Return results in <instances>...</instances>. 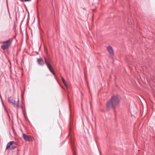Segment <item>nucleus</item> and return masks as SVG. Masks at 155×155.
<instances>
[{
    "label": "nucleus",
    "instance_id": "obj_1",
    "mask_svg": "<svg viewBox=\"0 0 155 155\" xmlns=\"http://www.w3.org/2000/svg\"><path fill=\"white\" fill-rule=\"evenodd\" d=\"M120 97L118 95H114L112 96L110 100L107 101L106 107L108 108H113L115 115V108L116 106L118 105L120 102Z\"/></svg>",
    "mask_w": 155,
    "mask_h": 155
},
{
    "label": "nucleus",
    "instance_id": "obj_2",
    "mask_svg": "<svg viewBox=\"0 0 155 155\" xmlns=\"http://www.w3.org/2000/svg\"><path fill=\"white\" fill-rule=\"evenodd\" d=\"M8 102L11 104L13 106L15 107L18 108V101L19 100L18 99L17 103H16L15 100V98L12 97H10L8 98Z\"/></svg>",
    "mask_w": 155,
    "mask_h": 155
},
{
    "label": "nucleus",
    "instance_id": "obj_3",
    "mask_svg": "<svg viewBox=\"0 0 155 155\" xmlns=\"http://www.w3.org/2000/svg\"><path fill=\"white\" fill-rule=\"evenodd\" d=\"M22 137L26 141H32V138L30 136H28L24 134H23Z\"/></svg>",
    "mask_w": 155,
    "mask_h": 155
},
{
    "label": "nucleus",
    "instance_id": "obj_4",
    "mask_svg": "<svg viewBox=\"0 0 155 155\" xmlns=\"http://www.w3.org/2000/svg\"><path fill=\"white\" fill-rule=\"evenodd\" d=\"M107 50L110 53V58L113 59L114 53L112 48L111 46H109L107 47Z\"/></svg>",
    "mask_w": 155,
    "mask_h": 155
},
{
    "label": "nucleus",
    "instance_id": "obj_5",
    "mask_svg": "<svg viewBox=\"0 0 155 155\" xmlns=\"http://www.w3.org/2000/svg\"><path fill=\"white\" fill-rule=\"evenodd\" d=\"M37 62L38 64L41 66H43L45 64L44 60L41 58H39L37 59Z\"/></svg>",
    "mask_w": 155,
    "mask_h": 155
},
{
    "label": "nucleus",
    "instance_id": "obj_6",
    "mask_svg": "<svg viewBox=\"0 0 155 155\" xmlns=\"http://www.w3.org/2000/svg\"><path fill=\"white\" fill-rule=\"evenodd\" d=\"M44 59H45V63L47 67L48 68V69H49V68H51L52 66H51V64L49 61L48 58H46L45 57Z\"/></svg>",
    "mask_w": 155,
    "mask_h": 155
},
{
    "label": "nucleus",
    "instance_id": "obj_7",
    "mask_svg": "<svg viewBox=\"0 0 155 155\" xmlns=\"http://www.w3.org/2000/svg\"><path fill=\"white\" fill-rule=\"evenodd\" d=\"M11 44H5L1 46V48L3 50L7 49L10 45Z\"/></svg>",
    "mask_w": 155,
    "mask_h": 155
},
{
    "label": "nucleus",
    "instance_id": "obj_8",
    "mask_svg": "<svg viewBox=\"0 0 155 155\" xmlns=\"http://www.w3.org/2000/svg\"><path fill=\"white\" fill-rule=\"evenodd\" d=\"M14 143H15V142L13 141H11L8 142L7 144L6 150L8 149L9 148L10 149L12 145Z\"/></svg>",
    "mask_w": 155,
    "mask_h": 155
},
{
    "label": "nucleus",
    "instance_id": "obj_9",
    "mask_svg": "<svg viewBox=\"0 0 155 155\" xmlns=\"http://www.w3.org/2000/svg\"><path fill=\"white\" fill-rule=\"evenodd\" d=\"M16 146L14 145L13 144H12V146L11 147V148H10V150H12L14 149H15L16 148Z\"/></svg>",
    "mask_w": 155,
    "mask_h": 155
},
{
    "label": "nucleus",
    "instance_id": "obj_10",
    "mask_svg": "<svg viewBox=\"0 0 155 155\" xmlns=\"http://www.w3.org/2000/svg\"><path fill=\"white\" fill-rule=\"evenodd\" d=\"M4 44H10V40H8L6 41H5L4 42Z\"/></svg>",
    "mask_w": 155,
    "mask_h": 155
},
{
    "label": "nucleus",
    "instance_id": "obj_11",
    "mask_svg": "<svg viewBox=\"0 0 155 155\" xmlns=\"http://www.w3.org/2000/svg\"><path fill=\"white\" fill-rule=\"evenodd\" d=\"M61 78L62 81L63 83L66 86V84L65 83V81L64 79L62 77H61Z\"/></svg>",
    "mask_w": 155,
    "mask_h": 155
},
{
    "label": "nucleus",
    "instance_id": "obj_12",
    "mask_svg": "<svg viewBox=\"0 0 155 155\" xmlns=\"http://www.w3.org/2000/svg\"><path fill=\"white\" fill-rule=\"evenodd\" d=\"M50 72L52 73L54 75H55V73L54 71L52 69L51 70V71H50Z\"/></svg>",
    "mask_w": 155,
    "mask_h": 155
},
{
    "label": "nucleus",
    "instance_id": "obj_13",
    "mask_svg": "<svg viewBox=\"0 0 155 155\" xmlns=\"http://www.w3.org/2000/svg\"><path fill=\"white\" fill-rule=\"evenodd\" d=\"M50 72L52 73L54 75H55V73L54 71L52 69L51 70V71H50Z\"/></svg>",
    "mask_w": 155,
    "mask_h": 155
},
{
    "label": "nucleus",
    "instance_id": "obj_14",
    "mask_svg": "<svg viewBox=\"0 0 155 155\" xmlns=\"http://www.w3.org/2000/svg\"><path fill=\"white\" fill-rule=\"evenodd\" d=\"M24 1H25V2H28V1H31V0H24Z\"/></svg>",
    "mask_w": 155,
    "mask_h": 155
},
{
    "label": "nucleus",
    "instance_id": "obj_15",
    "mask_svg": "<svg viewBox=\"0 0 155 155\" xmlns=\"http://www.w3.org/2000/svg\"><path fill=\"white\" fill-rule=\"evenodd\" d=\"M49 69V71H51V70H52V67H51V68H49V69Z\"/></svg>",
    "mask_w": 155,
    "mask_h": 155
},
{
    "label": "nucleus",
    "instance_id": "obj_16",
    "mask_svg": "<svg viewBox=\"0 0 155 155\" xmlns=\"http://www.w3.org/2000/svg\"><path fill=\"white\" fill-rule=\"evenodd\" d=\"M71 144L72 147H73V143H72L71 142Z\"/></svg>",
    "mask_w": 155,
    "mask_h": 155
},
{
    "label": "nucleus",
    "instance_id": "obj_17",
    "mask_svg": "<svg viewBox=\"0 0 155 155\" xmlns=\"http://www.w3.org/2000/svg\"><path fill=\"white\" fill-rule=\"evenodd\" d=\"M73 154H74V155H75V154H74V153Z\"/></svg>",
    "mask_w": 155,
    "mask_h": 155
}]
</instances>
